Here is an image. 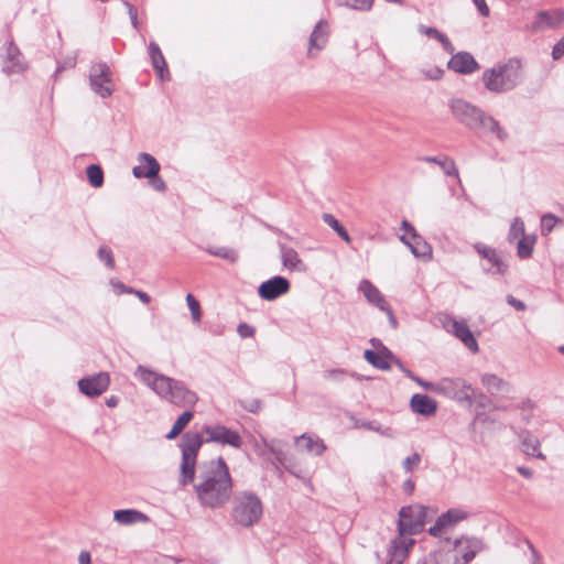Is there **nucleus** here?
Listing matches in <instances>:
<instances>
[{
  "mask_svg": "<svg viewBox=\"0 0 564 564\" xmlns=\"http://www.w3.org/2000/svg\"><path fill=\"white\" fill-rule=\"evenodd\" d=\"M97 256L98 259L102 261L107 268L111 270L115 268V259L110 248H108L107 246L99 247Z\"/></svg>",
  "mask_w": 564,
  "mask_h": 564,
  "instance_id": "nucleus-45",
  "label": "nucleus"
},
{
  "mask_svg": "<svg viewBox=\"0 0 564 564\" xmlns=\"http://www.w3.org/2000/svg\"><path fill=\"white\" fill-rule=\"evenodd\" d=\"M324 223L328 225L344 241L350 242V236L343 224L332 214L324 213Z\"/></svg>",
  "mask_w": 564,
  "mask_h": 564,
  "instance_id": "nucleus-38",
  "label": "nucleus"
},
{
  "mask_svg": "<svg viewBox=\"0 0 564 564\" xmlns=\"http://www.w3.org/2000/svg\"><path fill=\"white\" fill-rule=\"evenodd\" d=\"M340 4L358 10V11H369L372 7L373 0H340Z\"/></svg>",
  "mask_w": 564,
  "mask_h": 564,
  "instance_id": "nucleus-44",
  "label": "nucleus"
},
{
  "mask_svg": "<svg viewBox=\"0 0 564 564\" xmlns=\"http://www.w3.org/2000/svg\"><path fill=\"white\" fill-rule=\"evenodd\" d=\"M300 440L304 442V447L306 451L313 453L316 456H322L326 451V445L319 437H313L307 434H303Z\"/></svg>",
  "mask_w": 564,
  "mask_h": 564,
  "instance_id": "nucleus-36",
  "label": "nucleus"
},
{
  "mask_svg": "<svg viewBox=\"0 0 564 564\" xmlns=\"http://www.w3.org/2000/svg\"><path fill=\"white\" fill-rule=\"evenodd\" d=\"M355 427L364 429L368 431L380 432L381 424L377 421L356 420L354 423Z\"/></svg>",
  "mask_w": 564,
  "mask_h": 564,
  "instance_id": "nucleus-49",
  "label": "nucleus"
},
{
  "mask_svg": "<svg viewBox=\"0 0 564 564\" xmlns=\"http://www.w3.org/2000/svg\"><path fill=\"white\" fill-rule=\"evenodd\" d=\"M535 241V236H523L520 238L517 243V256L522 260L529 259L533 253Z\"/></svg>",
  "mask_w": 564,
  "mask_h": 564,
  "instance_id": "nucleus-35",
  "label": "nucleus"
},
{
  "mask_svg": "<svg viewBox=\"0 0 564 564\" xmlns=\"http://www.w3.org/2000/svg\"><path fill=\"white\" fill-rule=\"evenodd\" d=\"M523 80L522 63L518 57H511L505 63H499L487 68L481 76L485 88L494 94H502L513 90Z\"/></svg>",
  "mask_w": 564,
  "mask_h": 564,
  "instance_id": "nucleus-2",
  "label": "nucleus"
},
{
  "mask_svg": "<svg viewBox=\"0 0 564 564\" xmlns=\"http://www.w3.org/2000/svg\"><path fill=\"white\" fill-rule=\"evenodd\" d=\"M479 118L480 119H478L476 128L473 131L486 134L490 126L488 119H494V117L482 111V116H480Z\"/></svg>",
  "mask_w": 564,
  "mask_h": 564,
  "instance_id": "nucleus-51",
  "label": "nucleus"
},
{
  "mask_svg": "<svg viewBox=\"0 0 564 564\" xmlns=\"http://www.w3.org/2000/svg\"><path fill=\"white\" fill-rule=\"evenodd\" d=\"M470 390L471 384L460 377H444L438 380V394L462 405L470 401Z\"/></svg>",
  "mask_w": 564,
  "mask_h": 564,
  "instance_id": "nucleus-8",
  "label": "nucleus"
},
{
  "mask_svg": "<svg viewBox=\"0 0 564 564\" xmlns=\"http://www.w3.org/2000/svg\"><path fill=\"white\" fill-rule=\"evenodd\" d=\"M410 406L414 413L431 416L437 411V402L427 394L415 393L410 400Z\"/></svg>",
  "mask_w": 564,
  "mask_h": 564,
  "instance_id": "nucleus-24",
  "label": "nucleus"
},
{
  "mask_svg": "<svg viewBox=\"0 0 564 564\" xmlns=\"http://www.w3.org/2000/svg\"><path fill=\"white\" fill-rule=\"evenodd\" d=\"M237 332L242 338H248L254 335V327L246 323H240L237 327Z\"/></svg>",
  "mask_w": 564,
  "mask_h": 564,
  "instance_id": "nucleus-55",
  "label": "nucleus"
},
{
  "mask_svg": "<svg viewBox=\"0 0 564 564\" xmlns=\"http://www.w3.org/2000/svg\"><path fill=\"white\" fill-rule=\"evenodd\" d=\"M424 74H425L426 78L437 80L443 77L444 70L440 67H433V68L424 72Z\"/></svg>",
  "mask_w": 564,
  "mask_h": 564,
  "instance_id": "nucleus-59",
  "label": "nucleus"
},
{
  "mask_svg": "<svg viewBox=\"0 0 564 564\" xmlns=\"http://www.w3.org/2000/svg\"><path fill=\"white\" fill-rule=\"evenodd\" d=\"M113 520L120 524L147 523L149 517L137 509H119L113 512Z\"/></svg>",
  "mask_w": 564,
  "mask_h": 564,
  "instance_id": "nucleus-29",
  "label": "nucleus"
},
{
  "mask_svg": "<svg viewBox=\"0 0 564 564\" xmlns=\"http://www.w3.org/2000/svg\"><path fill=\"white\" fill-rule=\"evenodd\" d=\"M86 175L89 184L99 188L104 185V171L99 164H90L86 167Z\"/></svg>",
  "mask_w": 564,
  "mask_h": 564,
  "instance_id": "nucleus-39",
  "label": "nucleus"
},
{
  "mask_svg": "<svg viewBox=\"0 0 564 564\" xmlns=\"http://www.w3.org/2000/svg\"><path fill=\"white\" fill-rule=\"evenodd\" d=\"M451 111L454 118L469 130H474L479 117L482 116V109L462 99L455 98L449 102Z\"/></svg>",
  "mask_w": 564,
  "mask_h": 564,
  "instance_id": "nucleus-10",
  "label": "nucleus"
},
{
  "mask_svg": "<svg viewBox=\"0 0 564 564\" xmlns=\"http://www.w3.org/2000/svg\"><path fill=\"white\" fill-rule=\"evenodd\" d=\"M358 290L364 294V296L370 304L375 305L380 311L388 310V302L386 301L383 294L369 280H361Z\"/></svg>",
  "mask_w": 564,
  "mask_h": 564,
  "instance_id": "nucleus-23",
  "label": "nucleus"
},
{
  "mask_svg": "<svg viewBox=\"0 0 564 564\" xmlns=\"http://www.w3.org/2000/svg\"><path fill=\"white\" fill-rule=\"evenodd\" d=\"M480 382L490 395L511 392V384L495 373L481 375Z\"/></svg>",
  "mask_w": 564,
  "mask_h": 564,
  "instance_id": "nucleus-27",
  "label": "nucleus"
},
{
  "mask_svg": "<svg viewBox=\"0 0 564 564\" xmlns=\"http://www.w3.org/2000/svg\"><path fill=\"white\" fill-rule=\"evenodd\" d=\"M232 478L226 460L219 456L202 465L194 491L200 506L220 509L232 495Z\"/></svg>",
  "mask_w": 564,
  "mask_h": 564,
  "instance_id": "nucleus-1",
  "label": "nucleus"
},
{
  "mask_svg": "<svg viewBox=\"0 0 564 564\" xmlns=\"http://www.w3.org/2000/svg\"><path fill=\"white\" fill-rule=\"evenodd\" d=\"M91 90L101 98H108L113 93L111 72L105 62L94 64L89 70Z\"/></svg>",
  "mask_w": 564,
  "mask_h": 564,
  "instance_id": "nucleus-9",
  "label": "nucleus"
},
{
  "mask_svg": "<svg viewBox=\"0 0 564 564\" xmlns=\"http://www.w3.org/2000/svg\"><path fill=\"white\" fill-rule=\"evenodd\" d=\"M364 358L368 364L379 370H390L392 359H395V356L387 346H382L381 350L366 349L364 351Z\"/></svg>",
  "mask_w": 564,
  "mask_h": 564,
  "instance_id": "nucleus-21",
  "label": "nucleus"
},
{
  "mask_svg": "<svg viewBox=\"0 0 564 564\" xmlns=\"http://www.w3.org/2000/svg\"><path fill=\"white\" fill-rule=\"evenodd\" d=\"M187 306L191 311L193 322L199 323L202 319V308L198 300L192 294L186 295Z\"/></svg>",
  "mask_w": 564,
  "mask_h": 564,
  "instance_id": "nucleus-42",
  "label": "nucleus"
},
{
  "mask_svg": "<svg viewBox=\"0 0 564 564\" xmlns=\"http://www.w3.org/2000/svg\"><path fill=\"white\" fill-rule=\"evenodd\" d=\"M279 250L281 256L282 265L290 270L296 272H306L307 267L300 258L297 251L292 247L286 246L285 243H279Z\"/></svg>",
  "mask_w": 564,
  "mask_h": 564,
  "instance_id": "nucleus-22",
  "label": "nucleus"
},
{
  "mask_svg": "<svg viewBox=\"0 0 564 564\" xmlns=\"http://www.w3.org/2000/svg\"><path fill=\"white\" fill-rule=\"evenodd\" d=\"M206 251L209 254H212L214 257L221 258L230 263H236L239 259L238 252L235 249L229 248V247L210 246L206 249Z\"/></svg>",
  "mask_w": 564,
  "mask_h": 564,
  "instance_id": "nucleus-37",
  "label": "nucleus"
},
{
  "mask_svg": "<svg viewBox=\"0 0 564 564\" xmlns=\"http://www.w3.org/2000/svg\"><path fill=\"white\" fill-rule=\"evenodd\" d=\"M473 2L481 17H489L490 9L487 6L486 0H473Z\"/></svg>",
  "mask_w": 564,
  "mask_h": 564,
  "instance_id": "nucleus-58",
  "label": "nucleus"
},
{
  "mask_svg": "<svg viewBox=\"0 0 564 564\" xmlns=\"http://www.w3.org/2000/svg\"><path fill=\"white\" fill-rule=\"evenodd\" d=\"M263 514V505L257 494L252 491L239 492L232 503L231 517L243 528L253 527Z\"/></svg>",
  "mask_w": 564,
  "mask_h": 564,
  "instance_id": "nucleus-4",
  "label": "nucleus"
},
{
  "mask_svg": "<svg viewBox=\"0 0 564 564\" xmlns=\"http://www.w3.org/2000/svg\"><path fill=\"white\" fill-rule=\"evenodd\" d=\"M122 3L124 4V7L128 10L132 25L137 29L138 28V11H137L135 7L127 0H123Z\"/></svg>",
  "mask_w": 564,
  "mask_h": 564,
  "instance_id": "nucleus-56",
  "label": "nucleus"
},
{
  "mask_svg": "<svg viewBox=\"0 0 564 564\" xmlns=\"http://www.w3.org/2000/svg\"><path fill=\"white\" fill-rule=\"evenodd\" d=\"M420 462L421 455L415 452L403 460L402 467L406 473H411L413 468L420 464Z\"/></svg>",
  "mask_w": 564,
  "mask_h": 564,
  "instance_id": "nucleus-50",
  "label": "nucleus"
},
{
  "mask_svg": "<svg viewBox=\"0 0 564 564\" xmlns=\"http://www.w3.org/2000/svg\"><path fill=\"white\" fill-rule=\"evenodd\" d=\"M419 32L421 34H425L430 37L435 39L436 41H440L445 34L441 31H438L436 28L433 26H426L423 24L419 25Z\"/></svg>",
  "mask_w": 564,
  "mask_h": 564,
  "instance_id": "nucleus-52",
  "label": "nucleus"
},
{
  "mask_svg": "<svg viewBox=\"0 0 564 564\" xmlns=\"http://www.w3.org/2000/svg\"><path fill=\"white\" fill-rule=\"evenodd\" d=\"M467 518V511L459 508H451L436 519L435 523L427 529V533L433 538H441L443 533L452 530Z\"/></svg>",
  "mask_w": 564,
  "mask_h": 564,
  "instance_id": "nucleus-14",
  "label": "nucleus"
},
{
  "mask_svg": "<svg viewBox=\"0 0 564 564\" xmlns=\"http://www.w3.org/2000/svg\"><path fill=\"white\" fill-rule=\"evenodd\" d=\"M149 55L151 58L152 67L156 72L158 76L162 80L170 79V72H169L167 63L164 58V55H163L160 46L153 41H151L149 43Z\"/></svg>",
  "mask_w": 564,
  "mask_h": 564,
  "instance_id": "nucleus-25",
  "label": "nucleus"
},
{
  "mask_svg": "<svg viewBox=\"0 0 564 564\" xmlns=\"http://www.w3.org/2000/svg\"><path fill=\"white\" fill-rule=\"evenodd\" d=\"M137 373H139L140 379L151 387L158 395L166 400L169 399L176 379L164 375H158L144 366H138Z\"/></svg>",
  "mask_w": 564,
  "mask_h": 564,
  "instance_id": "nucleus-12",
  "label": "nucleus"
},
{
  "mask_svg": "<svg viewBox=\"0 0 564 564\" xmlns=\"http://www.w3.org/2000/svg\"><path fill=\"white\" fill-rule=\"evenodd\" d=\"M470 401L466 402L465 405L467 408H471L473 405H476L478 409H487L492 408L495 410H506V408L497 406L492 403L489 395H487L485 392H482L478 388H474L471 386V390L469 392Z\"/></svg>",
  "mask_w": 564,
  "mask_h": 564,
  "instance_id": "nucleus-31",
  "label": "nucleus"
},
{
  "mask_svg": "<svg viewBox=\"0 0 564 564\" xmlns=\"http://www.w3.org/2000/svg\"><path fill=\"white\" fill-rule=\"evenodd\" d=\"M507 303L512 306L516 311L523 312L527 310V305L523 301L518 300L513 295L509 294L506 297Z\"/></svg>",
  "mask_w": 564,
  "mask_h": 564,
  "instance_id": "nucleus-54",
  "label": "nucleus"
},
{
  "mask_svg": "<svg viewBox=\"0 0 564 564\" xmlns=\"http://www.w3.org/2000/svg\"><path fill=\"white\" fill-rule=\"evenodd\" d=\"M411 380L416 382L424 390L438 394V381H436V382L426 381V380L422 379L421 377L416 376L415 373L413 375V378H411Z\"/></svg>",
  "mask_w": 564,
  "mask_h": 564,
  "instance_id": "nucleus-46",
  "label": "nucleus"
},
{
  "mask_svg": "<svg viewBox=\"0 0 564 564\" xmlns=\"http://www.w3.org/2000/svg\"><path fill=\"white\" fill-rule=\"evenodd\" d=\"M421 161L437 164L446 176L455 177L457 181H459L458 169L452 158L447 155L423 156L421 158Z\"/></svg>",
  "mask_w": 564,
  "mask_h": 564,
  "instance_id": "nucleus-30",
  "label": "nucleus"
},
{
  "mask_svg": "<svg viewBox=\"0 0 564 564\" xmlns=\"http://www.w3.org/2000/svg\"><path fill=\"white\" fill-rule=\"evenodd\" d=\"M564 21V10H556L554 13L547 11H540L535 18V24L538 28L549 26L556 28Z\"/></svg>",
  "mask_w": 564,
  "mask_h": 564,
  "instance_id": "nucleus-33",
  "label": "nucleus"
},
{
  "mask_svg": "<svg viewBox=\"0 0 564 564\" xmlns=\"http://www.w3.org/2000/svg\"><path fill=\"white\" fill-rule=\"evenodd\" d=\"M193 417L194 412L191 410H186L181 415H178L173 425L181 432H183V430L187 426V424L192 421Z\"/></svg>",
  "mask_w": 564,
  "mask_h": 564,
  "instance_id": "nucleus-47",
  "label": "nucleus"
},
{
  "mask_svg": "<svg viewBox=\"0 0 564 564\" xmlns=\"http://www.w3.org/2000/svg\"><path fill=\"white\" fill-rule=\"evenodd\" d=\"M427 521V507L423 505L403 506L399 510L398 533L401 536L420 534L424 531Z\"/></svg>",
  "mask_w": 564,
  "mask_h": 564,
  "instance_id": "nucleus-5",
  "label": "nucleus"
},
{
  "mask_svg": "<svg viewBox=\"0 0 564 564\" xmlns=\"http://www.w3.org/2000/svg\"><path fill=\"white\" fill-rule=\"evenodd\" d=\"M206 443L199 433L186 432L182 436L180 444L182 451V463L180 467L178 482L181 486H187L195 480L196 462L202 445Z\"/></svg>",
  "mask_w": 564,
  "mask_h": 564,
  "instance_id": "nucleus-3",
  "label": "nucleus"
},
{
  "mask_svg": "<svg viewBox=\"0 0 564 564\" xmlns=\"http://www.w3.org/2000/svg\"><path fill=\"white\" fill-rule=\"evenodd\" d=\"M401 228L405 231L406 235H410L411 238L417 234L414 226L406 219L402 220Z\"/></svg>",
  "mask_w": 564,
  "mask_h": 564,
  "instance_id": "nucleus-63",
  "label": "nucleus"
},
{
  "mask_svg": "<svg viewBox=\"0 0 564 564\" xmlns=\"http://www.w3.org/2000/svg\"><path fill=\"white\" fill-rule=\"evenodd\" d=\"M557 223H562V220L555 215L549 213L541 217V234L542 236H547L555 227Z\"/></svg>",
  "mask_w": 564,
  "mask_h": 564,
  "instance_id": "nucleus-40",
  "label": "nucleus"
},
{
  "mask_svg": "<svg viewBox=\"0 0 564 564\" xmlns=\"http://www.w3.org/2000/svg\"><path fill=\"white\" fill-rule=\"evenodd\" d=\"M453 546L457 552L454 564H469L484 549V543L478 538L462 535L454 540Z\"/></svg>",
  "mask_w": 564,
  "mask_h": 564,
  "instance_id": "nucleus-13",
  "label": "nucleus"
},
{
  "mask_svg": "<svg viewBox=\"0 0 564 564\" xmlns=\"http://www.w3.org/2000/svg\"><path fill=\"white\" fill-rule=\"evenodd\" d=\"M402 490L404 494L411 496L415 490V482L412 479H406L402 484Z\"/></svg>",
  "mask_w": 564,
  "mask_h": 564,
  "instance_id": "nucleus-62",
  "label": "nucleus"
},
{
  "mask_svg": "<svg viewBox=\"0 0 564 564\" xmlns=\"http://www.w3.org/2000/svg\"><path fill=\"white\" fill-rule=\"evenodd\" d=\"M79 391L88 398H97L108 390L110 386V376L106 371H100L93 376H87L78 380Z\"/></svg>",
  "mask_w": 564,
  "mask_h": 564,
  "instance_id": "nucleus-15",
  "label": "nucleus"
},
{
  "mask_svg": "<svg viewBox=\"0 0 564 564\" xmlns=\"http://www.w3.org/2000/svg\"><path fill=\"white\" fill-rule=\"evenodd\" d=\"M453 332L454 335L473 352H477L479 350L478 343L469 329V327L462 322L454 321L453 322Z\"/></svg>",
  "mask_w": 564,
  "mask_h": 564,
  "instance_id": "nucleus-28",
  "label": "nucleus"
},
{
  "mask_svg": "<svg viewBox=\"0 0 564 564\" xmlns=\"http://www.w3.org/2000/svg\"><path fill=\"white\" fill-rule=\"evenodd\" d=\"M328 41V23L325 20H319L314 26L308 40V56H312V51L315 48L321 51L325 47Z\"/></svg>",
  "mask_w": 564,
  "mask_h": 564,
  "instance_id": "nucleus-26",
  "label": "nucleus"
},
{
  "mask_svg": "<svg viewBox=\"0 0 564 564\" xmlns=\"http://www.w3.org/2000/svg\"><path fill=\"white\" fill-rule=\"evenodd\" d=\"M524 235V224L520 217H516L510 226L508 234V241L511 242L514 239L522 238Z\"/></svg>",
  "mask_w": 564,
  "mask_h": 564,
  "instance_id": "nucleus-41",
  "label": "nucleus"
},
{
  "mask_svg": "<svg viewBox=\"0 0 564 564\" xmlns=\"http://www.w3.org/2000/svg\"><path fill=\"white\" fill-rule=\"evenodd\" d=\"M447 68L460 75H470L480 69L479 63L475 59L471 53L460 51L449 58Z\"/></svg>",
  "mask_w": 564,
  "mask_h": 564,
  "instance_id": "nucleus-17",
  "label": "nucleus"
},
{
  "mask_svg": "<svg viewBox=\"0 0 564 564\" xmlns=\"http://www.w3.org/2000/svg\"><path fill=\"white\" fill-rule=\"evenodd\" d=\"M521 449L524 454L544 459L545 456L540 451V441L530 432H524L521 436Z\"/></svg>",
  "mask_w": 564,
  "mask_h": 564,
  "instance_id": "nucleus-32",
  "label": "nucleus"
},
{
  "mask_svg": "<svg viewBox=\"0 0 564 564\" xmlns=\"http://www.w3.org/2000/svg\"><path fill=\"white\" fill-rule=\"evenodd\" d=\"M111 284L113 285V288L118 291V293H127V294H132V292H134V289L133 288H130V286H127L124 285L122 282L120 281H113L111 280Z\"/></svg>",
  "mask_w": 564,
  "mask_h": 564,
  "instance_id": "nucleus-60",
  "label": "nucleus"
},
{
  "mask_svg": "<svg viewBox=\"0 0 564 564\" xmlns=\"http://www.w3.org/2000/svg\"><path fill=\"white\" fill-rule=\"evenodd\" d=\"M167 400L177 406H194L198 401V395L189 390L183 381L175 380Z\"/></svg>",
  "mask_w": 564,
  "mask_h": 564,
  "instance_id": "nucleus-18",
  "label": "nucleus"
},
{
  "mask_svg": "<svg viewBox=\"0 0 564 564\" xmlns=\"http://www.w3.org/2000/svg\"><path fill=\"white\" fill-rule=\"evenodd\" d=\"M240 406L249 413H258L261 410L262 401L252 399L248 401H239Z\"/></svg>",
  "mask_w": 564,
  "mask_h": 564,
  "instance_id": "nucleus-48",
  "label": "nucleus"
},
{
  "mask_svg": "<svg viewBox=\"0 0 564 564\" xmlns=\"http://www.w3.org/2000/svg\"><path fill=\"white\" fill-rule=\"evenodd\" d=\"M264 444H265V447L269 449V452L274 455V458L279 463L283 464L285 460V453L283 452V449L275 446L274 441H271L270 443L265 442Z\"/></svg>",
  "mask_w": 564,
  "mask_h": 564,
  "instance_id": "nucleus-53",
  "label": "nucleus"
},
{
  "mask_svg": "<svg viewBox=\"0 0 564 564\" xmlns=\"http://www.w3.org/2000/svg\"><path fill=\"white\" fill-rule=\"evenodd\" d=\"M410 250L415 258H421L423 260H430L432 258V247L419 234L412 237Z\"/></svg>",
  "mask_w": 564,
  "mask_h": 564,
  "instance_id": "nucleus-34",
  "label": "nucleus"
},
{
  "mask_svg": "<svg viewBox=\"0 0 564 564\" xmlns=\"http://www.w3.org/2000/svg\"><path fill=\"white\" fill-rule=\"evenodd\" d=\"M438 555H440V554H438V553H436V552H434V553H429V554L424 557V560H423L422 564H438V558H437V557H438Z\"/></svg>",
  "mask_w": 564,
  "mask_h": 564,
  "instance_id": "nucleus-64",
  "label": "nucleus"
},
{
  "mask_svg": "<svg viewBox=\"0 0 564 564\" xmlns=\"http://www.w3.org/2000/svg\"><path fill=\"white\" fill-rule=\"evenodd\" d=\"M28 63L20 48L14 44L13 41L9 42L7 47L6 65L3 72L8 75L20 74L26 70Z\"/></svg>",
  "mask_w": 564,
  "mask_h": 564,
  "instance_id": "nucleus-19",
  "label": "nucleus"
},
{
  "mask_svg": "<svg viewBox=\"0 0 564 564\" xmlns=\"http://www.w3.org/2000/svg\"><path fill=\"white\" fill-rule=\"evenodd\" d=\"M563 55H564V35L553 46V50H552V57L554 61L560 59Z\"/></svg>",
  "mask_w": 564,
  "mask_h": 564,
  "instance_id": "nucleus-57",
  "label": "nucleus"
},
{
  "mask_svg": "<svg viewBox=\"0 0 564 564\" xmlns=\"http://www.w3.org/2000/svg\"><path fill=\"white\" fill-rule=\"evenodd\" d=\"M438 42L442 44L444 51H446L447 53H449L452 55L455 54L454 53L455 52V46L449 41V39L447 37L446 34Z\"/></svg>",
  "mask_w": 564,
  "mask_h": 564,
  "instance_id": "nucleus-61",
  "label": "nucleus"
},
{
  "mask_svg": "<svg viewBox=\"0 0 564 564\" xmlns=\"http://www.w3.org/2000/svg\"><path fill=\"white\" fill-rule=\"evenodd\" d=\"M203 433L207 435V438H205L206 443H218L234 448H240L243 443L242 437L237 431L221 424H216L215 426L205 425Z\"/></svg>",
  "mask_w": 564,
  "mask_h": 564,
  "instance_id": "nucleus-11",
  "label": "nucleus"
},
{
  "mask_svg": "<svg viewBox=\"0 0 564 564\" xmlns=\"http://www.w3.org/2000/svg\"><path fill=\"white\" fill-rule=\"evenodd\" d=\"M473 248L486 262L481 264L485 273L506 275L509 272V263L506 261L502 252L484 242H476Z\"/></svg>",
  "mask_w": 564,
  "mask_h": 564,
  "instance_id": "nucleus-7",
  "label": "nucleus"
},
{
  "mask_svg": "<svg viewBox=\"0 0 564 564\" xmlns=\"http://www.w3.org/2000/svg\"><path fill=\"white\" fill-rule=\"evenodd\" d=\"M488 120L490 126L486 134H494L499 141L505 142L509 138L508 132L505 130V128L500 126L499 121L496 120L495 118Z\"/></svg>",
  "mask_w": 564,
  "mask_h": 564,
  "instance_id": "nucleus-43",
  "label": "nucleus"
},
{
  "mask_svg": "<svg viewBox=\"0 0 564 564\" xmlns=\"http://www.w3.org/2000/svg\"><path fill=\"white\" fill-rule=\"evenodd\" d=\"M414 540H405L404 536L394 538L388 549V563L387 564H403L409 555V549L413 546Z\"/></svg>",
  "mask_w": 564,
  "mask_h": 564,
  "instance_id": "nucleus-20",
  "label": "nucleus"
},
{
  "mask_svg": "<svg viewBox=\"0 0 564 564\" xmlns=\"http://www.w3.org/2000/svg\"><path fill=\"white\" fill-rule=\"evenodd\" d=\"M291 289L290 281L282 275H274L263 281L258 286V295L264 301H274L280 296L286 294Z\"/></svg>",
  "mask_w": 564,
  "mask_h": 564,
  "instance_id": "nucleus-16",
  "label": "nucleus"
},
{
  "mask_svg": "<svg viewBox=\"0 0 564 564\" xmlns=\"http://www.w3.org/2000/svg\"><path fill=\"white\" fill-rule=\"evenodd\" d=\"M140 165L132 169V174L135 178H148L150 185L158 192H165L166 184L160 176L161 165L158 160L145 152L138 155Z\"/></svg>",
  "mask_w": 564,
  "mask_h": 564,
  "instance_id": "nucleus-6",
  "label": "nucleus"
}]
</instances>
